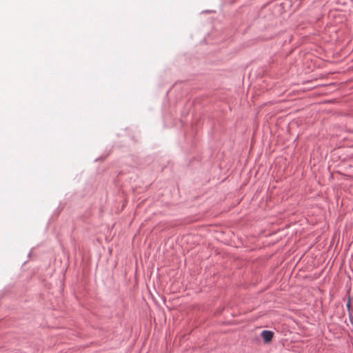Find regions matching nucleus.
Here are the masks:
<instances>
[{
	"label": "nucleus",
	"mask_w": 353,
	"mask_h": 353,
	"mask_svg": "<svg viewBox=\"0 0 353 353\" xmlns=\"http://www.w3.org/2000/svg\"><path fill=\"white\" fill-rule=\"evenodd\" d=\"M274 336V333L269 330H263L261 332V336L265 342L269 343L272 341Z\"/></svg>",
	"instance_id": "1"
}]
</instances>
